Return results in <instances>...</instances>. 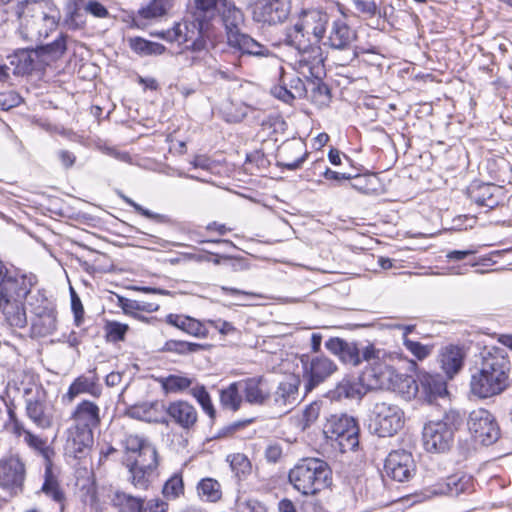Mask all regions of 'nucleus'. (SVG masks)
<instances>
[{
	"label": "nucleus",
	"mask_w": 512,
	"mask_h": 512,
	"mask_svg": "<svg viewBox=\"0 0 512 512\" xmlns=\"http://www.w3.org/2000/svg\"><path fill=\"white\" fill-rule=\"evenodd\" d=\"M174 0H152L146 6L140 8L137 20L142 25L165 16L173 7Z\"/></svg>",
	"instance_id": "7c9ffc66"
},
{
	"label": "nucleus",
	"mask_w": 512,
	"mask_h": 512,
	"mask_svg": "<svg viewBox=\"0 0 512 512\" xmlns=\"http://www.w3.org/2000/svg\"><path fill=\"white\" fill-rule=\"evenodd\" d=\"M235 512H266L265 507L256 500L239 499Z\"/></svg>",
	"instance_id": "5fc2aeb1"
},
{
	"label": "nucleus",
	"mask_w": 512,
	"mask_h": 512,
	"mask_svg": "<svg viewBox=\"0 0 512 512\" xmlns=\"http://www.w3.org/2000/svg\"><path fill=\"white\" fill-rule=\"evenodd\" d=\"M325 348L345 364L356 367L362 363L360 349L355 342H348L339 337H331L325 342Z\"/></svg>",
	"instance_id": "5701e85b"
},
{
	"label": "nucleus",
	"mask_w": 512,
	"mask_h": 512,
	"mask_svg": "<svg viewBox=\"0 0 512 512\" xmlns=\"http://www.w3.org/2000/svg\"><path fill=\"white\" fill-rule=\"evenodd\" d=\"M468 429L476 441L491 445L500 436V429L494 416L486 409L479 408L469 414Z\"/></svg>",
	"instance_id": "4468645a"
},
{
	"label": "nucleus",
	"mask_w": 512,
	"mask_h": 512,
	"mask_svg": "<svg viewBox=\"0 0 512 512\" xmlns=\"http://www.w3.org/2000/svg\"><path fill=\"white\" fill-rule=\"evenodd\" d=\"M289 89L295 98H303L306 95L305 84L299 77L295 76L290 80Z\"/></svg>",
	"instance_id": "052dcab7"
},
{
	"label": "nucleus",
	"mask_w": 512,
	"mask_h": 512,
	"mask_svg": "<svg viewBox=\"0 0 512 512\" xmlns=\"http://www.w3.org/2000/svg\"><path fill=\"white\" fill-rule=\"evenodd\" d=\"M404 425V413L397 405L380 401L371 410L370 429L379 437H391Z\"/></svg>",
	"instance_id": "9d476101"
},
{
	"label": "nucleus",
	"mask_w": 512,
	"mask_h": 512,
	"mask_svg": "<svg viewBox=\"0 0 512 512\" xmlns=\"http://www.w3.org/2000/svg\"><path fill=\"white\" fill-rule=\"evenodd\" d=\"M67 35L61 33L52 43L41 45L36 48L41 64L48 65L62 57L67 49Z\"/></svg>",
	"instance_id": "f704fd0d"
},
{
	"label": "nucleus",
	"mask_w": 512,
	"mask_h": 512,
	"mask_svg": "<svg viewBox=\"0 0 512 512\" xmlns=\"http://www.w3.org/2000/svg\"><path fill=\"white\" fill-rule=\"evenodd\" d=\"M129 46L140 56L161 55L165 51V47L162 44L140 37L131 38Z\"/></svg>",
	"instance_id": "79ce46f5"
},
{
	"label": "nucleus",
	"mask_w": 512,
	"mask_h": 512,
	"mask_svg": "<svg viewBox=\"0 0 512 512\" xmlns=\"http://www.w3.org/2000/svg\"><path fill=\"white\" fill-rule=\"evenodd\" d=\"M0 7L16 17L24 40L40 42L58 25L57 11L42 0H0Z\"/></svg>",
	"instance_id": "f257e3e1"
},
{
	"label": "nucleus",
	"mask_w": 512,
	"mask_h": 512,
	"mask_svg": "<svg viewBox=\"0 0 512 512\" xmlns=\"http://www.w3.org/2000/svg\"><path fill=\"white\" fill-rule=\"evenodd\" d=\"M474 490L473 479L466 474H454L445 481L435 484L430 493L434 496L457 497L462 493H470Z\"/></svg>",
	"instance_id": "412c9836"
},
{
	"label": "nucleus",
	"mask_w": 512,
	"mask_h": 512,
	"mask_svg": "<svg viewBox=\"0 0 512 512\" xmlns=\"http://www.w3.org/2000/svg\"><path fill=\"white\" fill-rule=\"evenodd\" d=\"M291 485L303 495H315L331 483V469L319 458L301 459L288 474Z\"/></svg>",
	"instance_id": "423d86ee"
},
{
	"label": "nucleus",
	"mask_w": 512,
	"mask_h": 512,
	"mask_svg": "<svg viewBox=\"0 0 512 512\" xmlns=\"http://www.w3.org/2000/svg\"><path fill=\"white\" fill-rule=\"evenodd\" d=\"M227 460L230 462L232 471L238 477L246 475L251 470V463L249 459L242 453L229 455Z\"/></svg>",
	"instance_id": "49530a36"
},
{
	"label": "nucleus",
	"mask_w": 512,
	"mask_h": 512,
	"mask_svg": "<svg viewBox=\"0 0 512 512\" xmlns=\"http://www.w3.org/2000/svg\"><path fill=\"white\" fill-rule=\"evenodd\" d=\"M0 287L8 290L19 289V298L24 297L29 292V285L24 277H17V274L9 270L0 260Z\"/></svg>",
	"instance_id": "e433bc0d"
},
{
	"label": "nucleus",
	"mask_w": 512,
	"mask_h": 512,
	"mask_svg": "<svg viewBox=\"0 0 512 512\" xmlns=\"http://www.w3.org/2000/svg\"><path fill=\"white\" fill-rule=\"evenodd\" d=\"M73 425L67 430L66 450L74 458L86 459L94 443L93 430L101 423L100 407L93 401L82 400L70 415Z\"/></svg>",
	"instance_id": "20e7f679"
},
{
	"label": "nucleus",
	"mask_w": 512,
	"mask_h": 512,
	"mask_svg": "<svg viewBox=\"0 0 512 512\" xmlns=\"http://www.w3.org/2000/svg\"><path fill=\"white\" fill-rule=\"evenodd\" d=\"M224 27L227 44L229 47L241 52L242 54L268 57L272 55L270 49L253 39L248 34L242 32L245 23V17L242 10L234 3L223 2V6L217 13Z\"/></svg>",
	"instance_id": "39448f33"
},
{
	"label": "nucleus",
	"mask_w": 512,
	"mask_h": 512,
	"mask_svg": "<svg viewBox=\"0 0 512 512\" xmlns=\"http://www.w3.org/2000/svg\"><path fill=\"white\" fill-rule=\"evenodd\" d=\"M10 65L14 66V74L24 75L36 68L39 60L36 49H19L8 57Z\"/></svg>",
	"instance_id": "c756f323"
},
{
	"label": "nucleus",
	"mask_w": 512,
	"mask_h": 512,
	"mask_svg": "<svg viewBox=\"0 0 512 512\" xmlns=\"http://www.w3.org/2000/svg\"><path fill=\"white\" fill-rule=\"evenodd\" d=\"M384 469L386 474L398 482L411 479L415 473V463L412 454L406 450H395L388 454Z\"/></svg>",
	"instance_id": "f3484780"
},
{
	"label": "nucleus",
	"mask_w": 512,
	"mask_h": 512,
	"mask_svg": "<svg viewBox=\"0 0 512 512\" xmlns=\"http://www.w3.org/2000/svg\"><path fill=\"white\" fill-rule=\"evenodd\" d=\"M71 309L74 313L75 323L77 326H79L83 319L84 308H83L80 298L77 296V294L73 290L71 293Z\"/></svg>",
	"instance_id": "4d7b16f0"
},
{
	"label": "nucleus",
	"mask_w": 512,
	"mask_h": 512,
	"mask_svg": "<svg viewBox=\"0 0 512 512\" xmlns=\"http://www.w3.org/2000/svg\"><path fill=\"white\" fill-rule=\"evenodd\" d=\"M461 422L460 414L450 410L443 419L429 421L423 428V445L428 452L443 453L450 449L454 440L456 425Z\"/></svg>",
	"instance_id": "6e6552de"
},
{
	"label": "nucleus",
	"mask_w": 512,
	"mask_h": 512,
	"mask_svg": "<svg viewBox=\"0 0 512 512\" xmlns=\"http://www.w3.org/2000/svg\"><path fill=\"white\" fill-rule=\"evenodd\" d=\"M356 10L367 17H373L380 14V9L375 1L353 0Z\"/></svg>",
	"instance_id": "864d4df0"
},
{
	"label": "nucleus",
	"mask_w": 512,
	"mask_h": 512,
	"mask_svg": "<svg viewBox=\"0 0 512 512\" xmlns=\"http://www.w3.org/2000/svg\"><path fill=\"white\" fill-rule=\"evenodd\" d=\"M82 394H89L96 398L101 396L102 388L96 375H80L75 378L68 391L62 396V401L71 404L76 397Z\"/></svg>",
	"instance_id": "b1692460"
},
{
	"label": "nucleus",
	"mask_w": 512,
	"mask_h": 512,
	"mask_svg": "<svg viewBox=\"0 0 512 512\" xmlns=\"http://www.w3.org/2000/svg\"><path fill=\"white\" fill-rule=\"evenodd\" d=\"M27 417L39 428L47 429L52 425V417L45 412L43 393L36 389L34 395L25 400Z\"/></svg>",
	"instance_id": "cd10ccee"
},
{
	"label": "nucleus",
	"mask_w": 512,
	"mask_h": 512,
	"mask_svg": "<svg viewBox=\"0 0 512 512\" xmlns=\"http://www.w3.org/2000/svg\"><path fill=\"white\" fill-rule=\"evenodd\" d=\"M125 450L135 455L134 458H153L158 457L156 448L138 435H127L123 441Z\"/></svg>",
	"instance_id": "72a5a7b5"
},
{
	"label": "nucleus",
	"mask_w": 512,
	"mask_h": 512,
	"mask_svg": "<svg viewBox=\"0 0 512 512\" xmlns=\"http://www.w3.org/2000/svg\"><path fill=\"white\" fill-rule=\"evenodd\" d=\"M165 394H177L188 390L195 382V378L185 374H169L156 379Z\"/></svg>",
	"instance_id": "473e14b6"
},
{
	"label": "nucleus",
	"mask_w": 512,
	"mask_h": 512,
	"mask_svg": "<svg viewBox=\"0 0 512 512\" xmlns=\"http://www.w3.org/2000/svg\"><path fill=\"white\" fill-rule=\"evenodd\" d=\"M282 456V448L279 445H270L266 448L265 457L269 462L276 463Z\"/></svg>",
	"instance_id": "338daca9"
},
{
	"label": "nucleus",
	"mask_w": 512,
	"mask_h": 512,
	"mask_svg": "<svg viewBox=\"0 0 512 512\" xmlns=\"http://www.w3.org/2000/svg\"><path fill=\"white\" fill-rule=\"evenodd\" d=\"M25 443L35 450L42 451L46 447V442L31 432H27L24 437Z\"/></svg>",
	"instance_id": "0e129e2a"
},
{
	"label": "nucleus",
	"mask_w": 512,
	"mask_h": 512,
	"mask_svg": "<svg viewBox=\"0 0 512 512\" xmlns=\"http://www.w3.org/2000/svg\"><path fill=\"white\" fill-rule=\"evenodd\" d=\"M57 157L65 169L71 168L76 161L75 154L65 149L59 150L57 152Z\"/></svg>",
	"instance_id": "e2e57ef3"
},
{
	"label": "nucleus",
	"mask_w": 512,
	"mask_h": 512,
	"mask_svg": "<svg viewBox=\"0 0 512 512\" xmlns=\"http://www.w3.org/2000/svg\"><path fill=\"white\" fill-rule=\"evenodd\" d=\"M66 22H67V25L69 26V28H72V29H80L84 25V21L82 20V15L77 9H75L74 11H72L70 13V16L66 20Z\"/></svg>",
	"instance_id": "774afa93"
},
{
	"label": "nucleus",
	"mask_w": 512,
	"mask_h": 512,
	"mask_svg": "<svg viewBox=\"0 0 512 512\" xmlns=\"http://www.w3.org/2000/svg\"><path fill=\"white\" fill-rule=\"evenodd\" d=\"M106 337L111 342L122 341L128 331V325L116 321L107 322L105 325Z\"/></svg>",
	"instance_id": "de8ad7c7"
},
{
	"label": "nucleus",
	"mask_w": 512,
	"mask_h": 512,
	"mask_svg": "<svg viewBox=\"0 0 512 512\" xmlns=\"http://www.w3.org/2000/svg\"><path fill=\"white\" fill-rule=\"evenodd\" d=\"M132 417L149 423H160L168 425L166 419V405L163 401L143 402L131 408Z\"/></svg>",
	"instance_id": "bb28decb"
},
{
	"label": "nucleus",
	"mask_w": 512,
	"mask_h": 512,
	"mask_svg": "<svg viewBox=\"0 0 512 512\" xmlns=\"http://www.w3.org/2000/svg\"><path fill=\"white\" fill-rule=\"evenodd\" d=\"M84 10L97 18H105L108 16L107 9L97 1H89L85 5Z\"/></svg>",
	"instance_id": "13d9d810"
},
{
	"label": "nucleus",
	"mask_w": 512,
	"mask_h": 512,
	"mask_svg": "<svg viewBox=\"0 0 512 512\" xmlns=\"http://www.w3.org/2000/svg\"><path fill=\"white\" fill-rule=\"evenodd\" d=\"M157 458L133 459V462L129 465V480L135 488L146 490L149 487L152 473L158 465Z\"/></svg>",
	"instance_id": "a878e982"
},
{
	"label": "nucleus",
	"mask_w": 512,
	"mask_h": 512,
	"mask_svg": "<svg viewBox=\"0 0 512 512\" xmlns=\"http://www.w3.org/2000/svg\"><path fill=\"white\" fill-rule=\"evenodd\" d=\"M25 464L18 455L0 459V487L6 490L21 489L25 480Z\"/></svg>",
	"instance_id": "a211bd4d"
},
{
	"label": "nucleus",
	"mask_w": 512,
	"mask_h": 512,
	"mask_svg": "<svg viewBox=\"0 0 512 512\" xmlns=\"http://www.w3.org/2000/svg\"><path fill=\"white\" fill-rule=\"evenodd\" d=\"M330 22L327 12L318 8L303 9L292 27L287 28L285 43L295 48L303 57L320 56V43Z\"/></svg>",
	"instance_id": "7ed1b4c3"
},
{
	"label": "nucleus",
	"mask_w": 512,
	"mask_h": 512,
	"mask_svg": "<svg viewBox=\"0 0 512 512\" xmlns=\"http://www.w3.org/2000/svg\"><path fill=\"white\" fill-rule=\"evenodd\" d=\"M56 322L55 311L44 309L33 319L32 332L40 337L47 336L56 330Z\"/></svg>",
	"instance_id": "4c0bfd02"
},
{
	"label": "nucleus",
	"mask_w": 512,
	"mask_h": 512,
	"mask_svg": "<svg viewBox=\"0 0 512 512\" xmlns=\"http://www.w3.org/2000/svg\"><path fill=\"white\" fill-rule=\"evenodd\" d=\"M243 397L240 381L233 382L220 391V403L222 407L233 412L240 409Z\"/></svg>",
	"instance_id": "58836bf2"
},
{
	"label": "nucleus",
	"mask_w": 512,
	"mask_h": 512,
	"mask_svg": "<svg viewBox=\"0 0 512 512\" xmlns=\"http://www.w3.org/2000/svg\"><path fill=\"white\" fill-rule=\"evenodd\" d=\"M166 322L194 337L206 338L208 336V331L205 326L191 317L169 314L166 316Z\"/></svg>",
	"instance_id": "2f4dec72"
},
{
	"label": "nucleus",
	"mask_w": 512,
	"mask_h": 512,
	"mask_svg": "<svg viewBox=\"0 0 512 512\" xmlns=\"http://www.w3.org/2000/svg\"><path fill=\"white\" fill-rule=\"evenodd\" d=\"M42 490L50 495L55 501H60L62 499V493L58 490L57 485L49 480H46L43 484Z\"/></svg>",
	"instance_id": "69168bd1"
},
{
	"label": "nucleus",
	"mask_w": 512,
	"mask_h": 512,
	"mask_svg": "<svg viewBox=\"0 0 512 512\" xmlns=\"http://www.w3.org/2000/svg\"><path fill=\"white\" fill-rule=\"evenodd\" d=\"M183 481L179 475H173L163 486V494L166 498L174 499L183 493Z\"/></svg>",
	"instance_id": "09e8293b"
},
{
	"label": "nucleus",
	"mask_w": 512,
	"mask_h": 512,
	"mask_svg": "<svg viewBox=\"0 0 512 512\" xmlns=\"http://www.w3.org/2000/svg\"><path fill=\"white\" fill-rule=\"evenodd\" d=\"M334 394L337 398L360 399L362 397V386L360 383L343 379L336 386Z\"/></svg>",
	"instance_id": "c03bdc74"
},
{
	"label": "nucleus",
	"mask_w": 512,
	"mask_h": 512,
	"mask_svg": "<svg viewBox=\"0 0 512 512\" xmlns=\"http://www.w3.org/2000/svg\"><path fill=\"white\" fill-rule=\"evenodd\" d=\"M205 348L206 345L199 343L186 342L180 340H168L162 347V351L176 353L179 355H188L204 350Z\"/></svg>",
	"instance_id": "37998d69"
},
{
	"label": "nucleus",
	"mask_w": 512,
	"mask_h": 512,
	"mask_svg": "<svg viewBox=\"0 0 512 512\" xmlns=\"http://www.w3.org/2000/svg\"><path fill=\"white\" fill-rule=\"evenodd\" d=\"M198 496L207 502H217L222 497L220 483L213 478H204L197 485Z\"/></svg>",
	"instance_id": "a19ab883"
},
{
	"label": "nucleus",
	"mask_w": 512,
	"mask_h": 512,
	"mask_svg": "<svg viewBox=\"0 0 512 512\" xmlns=\"http://www.w3.org/2000/svg\"><path fill=\"white\" fill-rule=\"evenodd\" d=\"M166 419L184 430L195 426L198 420L196 408L184 400H175L166 405Z\"/></svg>",
	"instance_id": "aec40b11"
},
{
	"label": "nucleus",
	"mask_w": 512,
	"mask_h": 512,
	"mask_svg": "<svg viewBox=\"0 0 512 512\" xmlns=\"http://www.w3.org/2000/svg\"><path fill=\"white\" fill-rule=\"evenodd\" d=\"M144 499L124 491H115L111 503L118 512H142Z\"/></svg>",
	"instance_id": "c9c22d12"
},
{
	"label": "nucleus",
	"mask_w": 512,
	"mask_h": 512,
	"mask_svg": "<svg viewBox=\"0 0 512 512\" xmlns=\"http://www.w3.org/2000/svg\"><path fill=\"white\" fill-rule=\"evenodd\" d=\"M465 350L458 345H447L440 349L438 363L448 379H453L464 366Z\"/></svg>",
	"instance_id": "4be33fe9"
},
{
	"label": "nucleus",
	"mask_w": 512,
	"mask_h": 512,
	"mask_svg": "<svg viewBox=\"0 0 512 512\" xmlns=\"http://www.w3.org/2000/svg\"><path fill=\"white\" fill-rule=\"evenodd\" d=\"M384 355V352L380 349H376L374 345H367L365 348L360 350V356L363 361L378 360Z\"/></svg>",
	"instance_id": "bf43d9fd"
},
{
	"label": "nucleus",
	"mask_w": 512,
	"mask_h": 512,
	"mask_svg": "<svg viewBox=\"0 0 512 512\" xmlns=\"http://www.w3.org/2000/svg\"><path fill=\"white\" fill-rule=\"evenodd\" d=\"M307 153L300 142L285 143L280 147L277 154L278 166L289 170H296L301 167Z\"/></svg>",
	"instance_id": "c85d7f7f"
},
{
	"label": "nucleus",
	"mask_w": 512,
	"mask_h": 512,
	"mask_svg": "<svg viewBox=\"0 0 512 512\" xmlns=\"http://www.w3.org/2000/svg\"><path fill=\"white\" fill-rule=\"evenodd\" d=\"M244 400L251 405L269 406L271 388L262 376L240 380Z\"/></svg>",
	"instance_id": "6ab92c4d"
},
{
	"label": "nucleus",
	"mask_w": 512,
	"mask_h": 512,
	"mask_svg": "<svg viewBox=\"0 0 512 512\" xmlns=\"http://www.w3.org/2000/svg\"><path fill=\"white\" fill-rule=\"evenodd\" d=\"M377 179L374 175H357L351 182V187L363 194H371L376 191Z\"/></svg>",
	"instance_id": "a18cd8bd"
},
{
	"label": "nucleus",
	"mask_w": 512,
	"mask_h": 512,
	"mask_svg": "<svg viewBox=\"0 0 512 512\" xmlns=\"http://www.w3.org/2000/svg\"><path fill=\"white\" fill-rule=\"evenodd\" d=\"M403 344L418 360L427 358L432 352V348L430 346L423 345L418 341H412L408 337H405Z\"/></svg>",
	"instance_id": "8fccbe9b"
},
{
	"label": "nucleus",
	"mask_w": 512,
	"mask_h": 512,
	"mask_svg": "<svg viewBox=\"0 0 512 512\" xmlns=\"http://www.w3.org/2000/svg\"><path fill=\"white\" fill-rule=\"evenodd\" d=\"M228 0H194L195 3V17L199 20H203L206 23L214 19L217 13L223 6V2Z\"/></svg>",
	"instance_id": "ea45409f"
},
{
	"label": "nucleus",
	"mask_w": 512,
	"mask_h": 512,
	"mask_svg": "<svg viewBox=\"0 0 512 512\" xmlns=\"http://www.w3.org/2000/svg\"><path fill=\"white\" fill-rule=\"evenodd\" d=\"M291 12V0H261L254 9V19L268 25L281 24Z\"/></svg>",
	"instance_id": "dca6fc26"
},
{
	"label": "nucleus",
	"mask_w": 512,
	"mask_h": 512,
	"mask_svg": "<svg viewBox=\"0 0 512 512\" xmlns=\"http://www.w3.org/2000/svg\"><path fill=\"white\" fill-rule=\"evenodd\" d=\"M326 438L335 442V446L345 453L353 451L359 445V427L356 420L346 414L331 415L323 428Z\"/></svg>",
	"instance_id": "1a4fd4ad"
},
{
	"label": "nucleus",
	"mask_w": 512,
	"mask_h": 512,
	"mask_svg": "<svg viewBox=\"0 0 512 512\" xmlns=\"http://www.w3.org/2000/svg\"><path fill=\"white\" fill-rule=\"evenodd\" d=\"M389 380H392L394 371L387 367ZM400 380L399 391L407 398H411L420 393V395L429 403H433L437 398L444 397L447 392V384L440 374H431L428 372H419L417 380L408 376L395 375Z\"/></svg>",
	"instance_id": "0eeeda50"
},
{
	"label": "nucleus",
	"mask_w": 512,
	"mask_h": 512,
	"mask_svg": "<svg viewBox=\"0 0 512 512\" xmlns=\"http://www.w3.org/2000/svg\"><path fill=\"white\" fill-rule=\"evenodd\" d=\"M301 379L295 374L288 375L281 380L270 394V407L280 414L290 412L302 402L305 397L300 393Z\"/></svg>",
	"instance_id": "f8f14e48"
},
{
	"label": "nucleus",
	"mask_w": 512,
	"mask_h": 512,
	"mask_svg": "<svg viewBox=\"0 0 512 512\" xmlns=\"http://www.w3.org/2000/svg\"><path fill=\"white\" fill-rule=\"evenodd\" d=\"M357 38L356 31L343 18L329 22L321 43L333 50L345 51L351 48Z\"/></svg>",
	"instance_id": "2eb2a0df"
},
{
	"label": "nucleus",
	"mask_w": 512,
	"mask_h": 512,
	"mask_svg": "<svg viewBox=\"0 0 512 512\" xmlns=\"http://www.w3.org/2000/svg\"><path fill=\"white\" fill-rule=\"evenodd\" d=\"M510 370L511 363L505 348H485L479 365L471 373V394L480 399L501 394L508 387Z\"/></svg>",
	"instance_id": "f03ea898"
},
{
	"label": "nucleus",
	"mask_w": 512,
	"mask_h": 512,
	"mask_svg": "<svg viewBox=\"0 0 512 512\" xmlns=\"http://www.w3.org/2000/svg\"><path fill=\"white\" fill-rule=\"evenodd\" d=\"M142 512H167V503L160 499H151L143 504Z\"/></svg>",
	"instance_id": "680f3d73"
},
{
	"label": "nucleus",
	"mask_w": 512,
	"mask_h": 512,
	"mask_svg": "<svg viewBox=\"0 0 512 512\" xmlns=\"http://www.w3.org/2000/svg\"><path fill=\"white\" fill-rule=\"evenodd\" d=\"M208 23L195 17L194 21L177 23L172 29L159 34L160 37L179 44H186L192 51H202L206 47L205 36Z\"/></svg>",
	"instance_id": "9b49d317"
},
{
	"label": "nucleus",
	"mask_w": 512,
	"mask_h": 512,
	"mask_svg": "<svg viewBox=\"0 0 512 512\" xmlns=\"http://www.w3.org/2000/svg\"><path fill=\"white\" fill-rule=\"evenodd\" d=\"M121 198L128 204L130 205L131 207H133L135 209V211H137L138 213H140L141 215L149 218V219H153V220H156L157 222H160V223H163V222H166L167 221V218L166 216L162 215V214H157V213H154L148 209H145L143 208L141 205H139L138 203H136L135 201H133L131 198L125 196V195H121Z\"/></svg>",
	"instance_id": "3c124183"
},
{
	"label": "nucleus",
	"mask_w": 512,
	"mask_h": 512,
	"mask_svg": "<svg viewBox=\"0 0 512 512\" xmlns=\"http://www.w3.org/2000/svg\"><path fill=\"white\" fill-rule=\"evenodd\" d=\"M321 404L312 402L303 411V429L310 427L319 417Z\"/></svg>",
	"instance_id": "603ef678"
},
{
	"label": "nucleus",
	"mask_w": 512,
	"mask_h": 512,
	"mask_svg": "<svg viewBox=\"0 0 512 512\" xmlns=\"http://www.w3.org/2000/svg\"><path fill=\"white\" fill-rule=\"evenodd\" d=\"M303 378L305 380V394L310 393L317 386L325 382L337 370V364L324 354L314 356H303Z\"/></svg>",
	"instance_id": "ddd939ff"
},
{
	"label": "nucleus",
	"mask_w": 512,
	"mask_h": 512,
	"mask_svg": "<svg viewBox=\"0 0 512 512\" xmlns=\"http://www.w3.org/2000/svg\"><path fill=\"white\" fill-rule=\"evenodd\" d=\"M15 295L19 296V289L8 290L0 287V311L12 323L23 327L26 323V315L21 302L15 299Z\"/></svg>",
	"instance_id": "393cba45"
},
{
	"label": "nucleus",
	"mask_w": 512,
	"mask_h": 512,
	"mask_svg": "<svg viewBox=\"0 0 512 512\" xmlns=\"http://www.w3.org/2000/svg\"><path fill=\"white\" fill-rule=\"evenodd\" d=\"M271 93L274 97L288 104L292 103L293 100L296 99L291 90L285 84L273 87Z\"/></svg>",
	"instance_id": "6e6d98bb"
}]
</instances>
